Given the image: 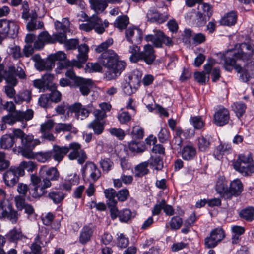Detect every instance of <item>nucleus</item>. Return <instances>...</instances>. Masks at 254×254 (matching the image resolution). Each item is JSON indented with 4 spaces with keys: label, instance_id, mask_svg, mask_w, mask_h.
Listing matches in <instances>:
<instances>
[{
    "label": "nucleus",
    "instance_id": "f257e3e1",
    "mask_svg": "<svg viewBox=\"0 0 254 254\" xmlns=\"http://www.w3.org/2000/svg\"><path fill=\"white\" fill-rule=\"evenodd\" d=\"M98 61L107 68L105 76L108 80L119 77L127 65L126 62L120 60L119 56L112 50L101 54L98 58Z\"/></svg>",
    "mask_w": 254,
    "mask_h": 254
},
{
    "label": "nucleus",
    "instance_id": "f03ea898",
    "mask_svg": "<svg viewBox=\"0 0 254 254\" xmlns=\"http://www.w3.org/2000/svg\"><path fill=\"white\" fill-rule=\"evenodd\" d=\"M45 174L46 176L42 177V179L34 174L31 175L30 180L34 187L30 190V193L35 198H39L46 194V189L52 186L51 181H57L60 177L58 169L54 167L46 170Z\"/></svg>",
    "mask_w": 254,
    "mask_h": 254
},
{
    "label": "nucleus",
    "instance_id": "7ed1b4c3",
    "mask_svg": "<svg viewBox=\"0 0 254 254\" xmlns=\"http://www.w3.org/2000/svg\"><path fill=\"white\" fill-rule=\"evenodd\" d=\"M233 165L235 170L243 176L251 175L254 172L253 159L251 154L239 155Z\"/></svg>",
    "mask_w": 254,
    "mask_h": 254
},
{
    "label": "nucleus",
    "instance_id": "20e7f679",
    "mask_svg": "<svg viewBox=\"0 0 254 254\" xmlns=\"http://www.w3.org/2000/svg\"><path fill=\"white\" fill-rule=\"evenodd\" d=\"M109 26V22L105 20L103 22L102 19L97 15H93L87 20V22L80 25V29L89 32L94 29L98 34H102L106 28Z\"/></svg>",
    "mask_w": 254,
    "mask_h": 254
},
{
    "label": "nucleus",
    "instance_id": "39448f33",
    "mask_svg": "<svg viewBox=\"0 0 254 254\" xmlns=\"http://www.w3.org/2000/svg\"><path fill=\"white\" fill-rule=\"evenodd\" d=\"M89 48L86 44H82L78 46V54L76 56V59H73L71 61L68 60L65 62L63 65L64 67H76L81 68L83 64L87 62L88 58V52Z\"/></svg>",
    "mask_w": 254,
    "mask_h": 254
},
{
    "label": "nucleus",
    "instance_id": "423d86ee",
    "mask_svg": "<svg viewBox=\"0 0 254 254\" xmlns=\"http://www.w3.org/2000/svg\"><path fill=\"white\" fill-rule=\"evenodd\" d=\"M234 56L237 60L243 62L251 60L248 64L250 65L251 70H254V48L251 44L245 42L240 44L239 49L234 54Z\"/></svg>",
    "mask_w": 254,
    "mask_h": 254
},
{
    "label": "nucleus",
    "instance_id": "0eeeda50",
    "mask_svg": "<svg viewBox=\"0 0 254 254\" xmlns=\"http://www.w3.org/2000/svg\"><path fill=\"white\" fill-rule=\"evenodd\" d=\"M34 112L32 109H27L26 111H15L2 117L5 124L13 125L17 121L23 120L29 121L33 117Z\"/></svg>",
    "mask_w": 254,
    "mask_h": 254
},
{
    "label": "nucleus",
    "instance_id": "6e6552de",
    "mask_svg": "<svg viewBox=\"0 0 254 254\" xmlns=\"http://www.w3.org/2000/svg\"><path fill=\"white\" fill-rule=\"evenodd\" d=\"M5 218L12 223L15 224L18 219V214L8 201L3 200L0 201V218Z\"/></svg>",
    "mask_w": 254,
    "mask_h": 254
},
{
    "label": "nucleus",
    "instance_id": "1a4fd4ad",
    "mask_svg": "<svg viewBox=\"0 0 254 254\" xmlns=\"http://www.w3.org/2000/svg\"><path fill=\"white\" fill-rule=\"evenodd\" d=\"M152 148V154L150 159L147 161L148 165L156 170H161L163 167L162 159L157 154H164L165 148L161 144H153Z\"/></svg>",
    "mask_w": 254,
    "mask_h": 254
},
{
    "label": "nucleus",
    "instance_id": "9d476101",
    "mask_svg": "<svg viewBox=\"0 0 254 254\" xmlns=\"http://www.w3.org/2000/svg\"><path fill=\"white\" fill-rule=\"evenodd\" d=\"M196 20L198 25L201 26L205 24L213 13V6L208 3H202L197 7Z\"/></svg>",
    "mask_w": 254,
    "mask_h": 254
},
{
    "label": "nucleus",
    "instance_id": "9b49d317",
    "mask_svg": "<svg viewBox=\"0 0 254 254\" xmlns=\"http://www.w3.org/2000/svg\"><path fill=\"white\" fill-rule=\"evenodd\" d=\"M145 39L147 42H152L154 46L157 48L161 47L163 44L168 47L172 46L174 44L172 39L161 31L157 32L154 35L146 36Z\"/></svg>",
    "mask_w": 254,
    "mask_h": 254
},
{
    "label": "nucleus",
    "instance_id": "f8f14e48",
    "mask_svg": "<svg viewBox=\"0 0 254 254\" xmlns=\"http://www.w3.org/2000/svg\"><path fill=\"white\" fill-rule=\"evenodd\" d=\"M24 175V172L17 166H11L3 174L5 184L8 187L14 186L18 181L19 178Z\"/></svg>",
    "mask_w": 254,
    "mask_h": 254
},
{
    "label": "nucleus",
    "instance_id": "ddd939ff",
    "mask_svg": "<svg viewBox=\"0 0 254 254\" xmlns=\"http://www.w3.org/2000/svg\"><path fill=\"white\" fill-rule=\"evenodd\" d=\"M54 78L53 74L46 73L40 79H36L33 81V86L42 92H45L49 89H53L55 88V84L53 83Z\"/></svg>",
    "mask_w": 254,
    "mask_h": 254
},
{
    "label": "nucleus",
    "instance_id": "4468645a",
    "mask_svg": "<svg viewBox=\"0 0 254 254\" xmlns=\"http://www.w3.org/2000/svg\"><path fill=\"white\" fill-rule=\"evenodd\" d=\"M67 148L69 152L68 155L69 160H72L78 158V163L82 164L87 159V155L85 152L81 149L80 144H69Z\"/></svg>",
    "mask_w": 254,
    "mask_h": 254
},
{
    "label": "nucleus",
    "instance_id": "2eb2a0df",
    "mask_svg": "<svg viewBox=\"0 0 254 254\" xmlns=\"http://www.w3.org/2000/svg\"><path fill=\"white\" fill-rule=\"evenodd\" d=\"M142 35L141 30L136 27H129L125 31L126 39L131 44H140Z\"/></svg>",
    "mask_w": 254,
    "mask_h": 254
},
{
    "label": "nucleus",
    "instance_id": "dca6fc26",
    "mask_svg": "<svg viewBox=\"0 0 254 254\" xmlns=\"http://www.w3.org/2000/svg\"><path fill=\"white\" fill-rule=\"evenodd\" d=\"M32 60L35 62V68L40 71L50 70L55 66L54 63L50 59L49 56L46 60H44L41 59L39 54H36L32 57Z\"/></svg>",
    "mask_w": 254,
    "mask_h": 254
},
{
    "label": "nucleus",
    "instance_id": "f3484780",
    "mask_svg": "<svg viewBox=\"0 0 254 254\" xmlns=\"http://www.w3.org/2000/svg\"><path fill=\"white\" fill-rule=\"evenodd\" d=\"M36 144H20L18 147H14L12 151L15 154H20L27 159H34L33 150Z\"/></svg>",
    "mask_w": 254,
    "mask_h": 254
},
{
    "label": "nucleus",
    "instance_id": "a211bd4d",
    "mask_svg": "<svg viewBox=\"0 0 254 254\" xmlns=\"http://www.w3.org/2000/svg\"><path fill=\"white\" fill-rule=\"evenodd\" d=\"M83 168V176H89L93 182L96 181L101 177L100 170L92 162H86Z\"/></svg>",
    "mask_w": 254,
    "mask_h": 254
},
{
    "label": "nucleus",
    "instance_id": "6ab92c4d",
    "mask_svg": "<svg viewBox=\"0 0 254 254\" xmlns=\"http://www.w3.org/2000/svg\"><path fill=\"white\" fill-rule=\"evenodd\" d=\"M243 186L239 179H235L230 183L228 193L224 195L225 199L231 200L233 197L238 196L242 192Z\"/></svg>",
    "mask_w": 254,
    "mask_h": 254
},
{
    "label": "nucleus",
    "instance_id": "aec40b11",
    "mask_svg": "<svg viewBox=\"0 0 254 254\" xmlns=\"http://www.w3.org/2000/svg\"><path fill=\"white\" fill-rule=\"evenodd\" d=\"M54 122L52 120H48L44 123L41 125L40 131L42 134L41 138L44 141H55V137L50 131L53 128Z\"/></svg>",
    "mask_w": 254,
    "mask_h": 254
},
{
    "label": "nucleus",
    "instance_id": "412c9836",
    "mask_svg": "<svg viewBox=\"0 0 254 254\" xmlns=\"http://www.w3.org/2000/svg\"><path fill=\"white\" fill-rule=\"evenodd\" d=\"M139 60L144 61L147 64H151L155 60V51L150 44L144 46L143 51L140 52Z\"/></svg>",
    "mask_w": 254,
    "mask_h": 254
},
{
    "label": "nucleus",
    "instance_id": "4be33fe9",
    "mask_svg": "<svg viewBox=\"0 0 254 254\" xmlns=\"http://www.w3.org/2000/svg\"><path fill=\"white\" fill-rule=\"evenodd\" d=\"M54 38L49 35L47 31H43L38 36L37 39L34 42V48L36 50L42 49L46 44L53 43Z\"/></svg>",
    "mask_w": 254,
    "mask_h": 254
},
{
    "label": "nucleus",
    "instance_id": "5701e85b",
    "mask_svg": "<svg viewBox=\"0 0 254 254\" xmlns=\"http://www.w3.org/2000/svg\"><path fill=\"white\" fill-rule=\"evenodd\" d=\"M50 152L52 158L59 163L63 160L64 156L68 153L69 150L67 146H60L55 145Z\"/></svg>",
    "mask_w": 254,
    "mask_h": 254
},
{
    "label": "nucleus",
    "instance_id": "b1692460",
    "mask_svg": "<svg viewBox=\"0 0 254 254\" xmlns=\"http://www.w3.org/2000/svg\"><path fill=\"white\" fill-rule=\"evenodd\" d=\"M93 85L92 80L81 77L73 86L74 87H79V91L83 96H87L90 92V87Z\"/></svg>",
    "mask_w": 254,
    "mask_h": 254
},
{
    "label": "nucleus",
    "instance_id": "393cba45",
    "mask_svg": "<svg viewBox=\"0 0 254 254\" xmlns=\"http://www.w3.org/2000/svg\"><path fill=\"white\" fill-rule=\"evenodd\" d=\"M229 119V112L225 108L219 110L214 116V123L216 125L222 126L228 123Z\"/></svg>",
    "mask_w": 254,
    "mask_h": 254
},
{
    "label": "nucleus",
    "instance_id": "a878e982",
    "mask_svg": "<svg viewBox=\"0 0 254 254\" xmlns=\"http://www.w3.org/2000/svg\"><path fill=\"white\" fill-rule=\"evenodd\" d=\"M6 236L9 241L12 242L21 241L25 243L27 240V237L22 233L21 230L16 227L11 230Z\"/></svg>",
    "mask_w": 254,
    "mask_h": 254
},
{
    "label": "nucleus",
    "instance_id": "bb28decb",
    "mask_svg": "<svg viewBox=\"0 0 254 254\" xmlns=\"http://www.w3.org/2000/svg\"><path fill=\"white\" fill-rule=\"evenodd\" d=\"M238 14L235 10L226 13L220 21L221 25L231 26L234 25L237 21Z\"/></svg>",
    "mask_w": 254,
    "mask_h": 254
},
{
    "label": "nucleus",
    "instance_id": "cd10ccee",
    "mask_svg": "<svg viewBox=\"0 0 254 254\" xmlns=\"http://www.w3.org/2000/svg\"><path fill=\"white\" fill-rule=\"evenodd\" d=\"M228 190L227 181L224 177H220L215 185L216 191L219 194L221 197L225 199L224 195L228 193Z\"/></svg>",
    "mask_w": 254,
    "mask_h": 254
},
{
    "label": "nucleus",
    "instance_id": "c85d7f7f",
    "mask_svg": "<svg viewBox=\"0 0 254 254\" xmlns=\"http://www.w3.org/2000/svg\"><path fill=\"white\" fill-rule=\"evenodd\" d=\"M147 16L150 22H156L159 23L164 22L169 18L167 14H160L154 10H149L147 14Z\"/></svg>",
    "mask_w": 254,
    "mask_h": 254
},
{
    "label": "nucleus",
    "instance_id": "c756f323",
    "mask_svg": "<svg viewBox=\"0 0 254 254\" xmlns=\"http://www.w3.org/2000/svg\"><path fill=\"white\" fill-rule=\"evenodd\" d=\"M15 67L14 66H9L8 70L3 71L4 79L7 85L16 86L18 83V79L14 75V71Z\"/></svg>",
    "mask_w": 254,
    "mask_h": 254
},
{
    "label": "nucleus",
    "instance_id": "7c9ffc66",
    "mask_svg": "<svg viewBox=\"0 0 254 254\" xmlns=\"http://www.w3.org/2000/svg\"><path fill=\"white\" fill-rule=\"evenodd\" d=\"M104 193L108 206H116L117 204L116 191L114 189L109 188L105 189Z\"/></svg>",
    "mask_w": 254,
    "mask_h": 254
},
{
    "label": "nucleus",
    "instance_id": "2f4dec72",
    "mask_svg": "<svg viewBox=\"0 0 254 254\" xmlns=\"http://www.w3.org/2000/svg\"><path fill=\"white\" fill-rule=\"evenodd\" d=\"M128 78V83L133 86L134 90L136 91L140 85L142 73L138 70H134L131 72Z\"/></svg>",
    "mask_w": 254,
    "mask_h": 254
},
{
    "label": "nucleus",
    "instance_id": "473e14b6",
    "mask_svg": "<svg viewBox=\"0 0 254 254\" xmlns=\"http://www.w3.org/2000/svg\"><path fill=\"white\" fill-rule=\"evenodd\" d=\"M12 137L15 138H19L21 143H31L34 140V136L31 134H26L20 129H14L13 130Z\"/></svg>",
    "mask_w": 254,
    "mask_h": 254
},
{
    "label": "nucleus",
    "instance_id": "72a5a7b5",
    "mask_svg": "<svg viewBox=\"0 0 254 254\" xmlns=\"http://www.w3.org/2000/svg\"><path fill=\"white\" fill-rule=\"evenodd\" d=\"M93 233L92 227L88 226L83 227L80 232L79 242L82 244L87 243L90 240Z\"/></svg>",
    "mask_w": 254,
    "mask_h": 254
},
{
    "label": "nucleus",
    "instance_id": "f704fd0d",
    "mask_svg": "<svg viewBox=\"0 0 254 254\" xmlns=\"http://www.w3.org/2000/svg\"><path fill=\"white\" fill-rule=\"evenodd\" d=\"M232 150L231 144H219L214 151V155L217 159L226 153H229Z\"/></svg>",
    "mask_w": 254,
    "mask_h": 254
},
{
    "label": "nucleus",
    "instance_id": "c9c22d12",
    "mask_svg": "<svg viewBox=\"0 0 254 254\" xmlns=\"http://www.w3.org/2000/svg\"><path fill=\"white\" fill-rule=\"evenodd\" d=\"M196 151L193 147L187 145L182 150V158L186 160H190L194 158L196 155Z\"/></svg>",
    "mask_w": 254,
    "mask_h": 254
},
{
    "label": "nucleus",
    "instance_id": "e433bc0d",
    "mask_svg": "<svg viewBox=\"0 0 254 254\" xmlns=\"http://www.w3.org/2000/svg\"><path fill=\"white\" fill-rule=\"evenodd\" d=\"M65 194L61 191L51 190L47 195V197L51 199L55 204L61 203L65 198Z\"/></svg>",
    "mask_w": 254,
    "mask_h": 254
},
{
    "label": "nucleus",
    "instance_id": "4c0bfd02",
    "mask_svg": "<svg viewBox=\"0 0 254 254\" xmlns=\"http://www.w3.org/2000/svg\"><path fill=\"white\" fill-rule=\"evenodd\" d=\"M132 46L129 47V52L131 54L129 60L132 63H137L139 61L140 47L138 44H132Z\"/></svg>",
    "mask_w": 254,
    "mask_h": 254
},
{
    "label": "nucleus",
    "instance_id": "58836bf2",
    "mask_svg": "<svg viewBox=\"0 0 254 254\" xmlns=\"http://www.w3.org/2000/svg\"><path fill=\"white\" fill-rule=\"evenodd\" d=\"M148 166V163L147 161L140 163L136 166L134 169L135 176L142 177L147 174L149 172V170L147 168Z\"/></svg>",
    "mask_w": 254,
    "mask_h": 254
},
{
    "label": "nucleus",
    "instance_id": "ea45409f",
    "mask_svg": "<svg viewBox=\"0 0 254 254\" xmlns=\"http://www.w3.org/2000/svg\"><path fill=\"white\" fill-rule=\"evenodd\" d=\"M129 18L127 15L118 16L114 22V26L122 31L129 24Z\"/></svg>",
    "mask_w": 254,
    "mask_h": 254
},
{
    "label": "nucleus",
    "instance_id": "a19ab883",
    "mask_svg": "<svg viewBox=\"0 0 254 254\" xmlns=\"http://www.w3.org/2000/svg\"><path fill=\"white\" fill-rule=\"evenodd\" d=\"M240 216L247 221H252L254 220V207H248L242 210L240 213Z\"/></svg>",
    "mask_w": 254,
    "mask_h": 254
},
{
    "label": "nucleus",
    "instance_id": "79ce46f5",
    "mask_svg": "<svg viewBox=\"0 0 254 254\" xmlns=\"http://www.w3.org/2000/svg\"><path fill=\"white\" fill-rule=\"evenodd\" d=\"M10 28V24L6 19L0 20V43L7 36Z\"/></svg>",
    "mask_w": 254,
    "mask_h": 254
},
{
    "label": "nucleus",
    "instance_id": "37998d69",
    "mask_svg": "<svg viewBox=\"0 0 254 254\" xmlns=\"http://www.w3.org/2000/svg\"><path fill=\"white\" fill-rule=\"evenodd\" d=\"M70 25V22L67 18H64L62 19V21L61 22L58 21H56L55 22V26L57 31L59 32H62L66 33Z\"/></svg>",
    "mask_w": 254,
    "mask_h": 254
},
{
    "label": "nucleus",
    "instance_id": "c03bdc74",
    "mask_svg": "<svg viewBox=\"0 0 254 254\" xmlns=\"http://www.w3.org/2000/svg\"><path fill=\"white\" fill-rule=\"evenodd\" d=\"M91 7L95 11L104 10L107 6L106 0H90Z\"/></svg>",
    "mask_w": 254,
    "mask_h": 254
},
{
    "label": "nucleus",
    "instance_id": "a18cd8bd",
    "mask_svg": "<svg viewBox=\"0 0 254 254\" xmlns=\"http://www.w3.org/2000/svg\"><path fill=\"white\" fill-rule=\"evenodd\" d=\"M210 235L215 238L219 243L222 241L225 237V233L223 228L218 227L212 230Z\"/></svg>",
    "mask_w": 254,
    "mask_h": 254
},
{
    "label": "nucleus",
    "instance_id": "49530a36",
    "mask_svg": "<svg viewBox=\"0 0 254 254\" xmlns=\"http://www.w3.org/2000/svg\"><path fill=\"white\" fill-rule=\"evenodd\" d=\"M88 127L90 128H92L94 133L98 135L101 134L104 130L103 124L97 120H93Z\"/></svg>",
    "mask_w": 254,
    "mask_h": 254
},
{
    "label": "nucleus",
    "instance_id": "de8ad7c7",
    "mask_svg": "<svg viewBox=\"0 0 254 254\" xmlns=\"http://www.w3.org/2000/svg\"><path fill=\"white\" fill-rule=\"evenodd\" d=\"M50 59H51V61L54 63L55 64V62L56 61H64V62L61 63V66L63 68H64L63 67V64L66 62L65 61L66 59V55L65 53L62 51H59L57 53H56L54 54H52L49 55ZM65 68H66L67 67H64Z\"/></svg>",
    "mask_w": 254,
    "mask_h": 254
},
{
    "label": "nucleus",
    "instance_id": "09e8293b",
    "mask_svg": "<svg viewBox=\"0 0 254 254\" xmlns=\"http://www.w3.org/2000/svg\"><path fill=\"white\" fill-rule=\"evenodd\" d=\"M221 59L224 62V67L225 69L228 71H230L232 67L236 64V60H237L233 56V57H227L225 55H223L221 56Z\"/></svg>",
    "mask_w": 254,
    "mask_h": 254
},
{
    "label": "nucleus",
    "instance_id": "8fccbe9b",
    "mask_svg": "<svg viewBox=\"0 0 254 254\" xmlns=\"http://www.w3.org/2000/svg\"><path fill=\"white\" fill-rule=\"evenodd\" d=\"M52 158L50 151L35 153L34 159L40 162H45Z\"/></svg>",
    "mask_w": 254,
    "mask_h": 254
},
{
    "label": "nucleus",
    "instance_id": "3c124183",
    "mask_svg": "<svg viewBox=\"0 0 254 254\" xmlns=\"http://www.w3.org/2000/svg\"><path fill=\"white\" fill-rule=\"evenodd\" d=\"M17 167L18 169H22L24 172L25 169L28 172H33L36 168V164L35 162L31 161H23Z\"/></svg>",
    "mask_w": 254,
    "mask_h": 254
},
{
    "label": "nucleus",
    "instance_id": "603ef678",
    "mask_svg": "<svg viewBox=\"0 0 254 254\" xmlns=\"http://www.w3.org/2000/svg\"><path fill=\"white\" fill-rule=\"evenodd\" d=\"M232 108L234 111L236 113L237 116L240 118L245 113L246 106L244 103L237 102L233 104Z\"/></svg>",
    "mask_w": 254,
    "mask_h": 254
},
{
    "label": "nucleus",
    "instance_id": "864d4df0",
    "mask_svg": "<svg viewBox=\"0 0 254 254\" xmlns=\"http://www.w3.org/2000/svg\"><path fill=\"white\" fill-rule=\"evenodd\" d=\"M144 134V129L140 126H136L133 127L131 135L134 139H141Z\"/></svg>",
    "mask_w": 254,
    "mask_h": 254
},
{
    "label": "nucleus",
    "instance_id": "5fc2aeb1",
    "mask_svg": "<svg viewBox=\"0 0 254 254\" xmlns=\"http://www.w3.org/2000/svg\"><path fill=\"white\" fill-rule=\"evenodd\" d=\"M129 150L133 153H139L144 152L146 149L145 144H128Z\"/></svg>",
    "mask_w": 254,
    "mask_h": 254
},
{
    "label": "nucleus",
    "instance_id": "6e6d98bb",
    "mask_svg": "<svg viewBox=\"0 0 254 254\" xmlns=\"http://www.w3.org/2000/svg\"><path fill=\"white\" fill-rule=\"evenodd\" d=\"M117 235V246L121 248H126L129 244L128 237H126L123 233H120Z\"/></svg>",
    "mask_w": 254,
    "mask_h": 254
},
{
    "label": "nucleus",
    "instance_id": "4d7b16f0",
    "mask_svg": "<svg viewBox=\"0 0 254 254\" xmlns=\"http://www.w3.org/2000/svg\"><path fill=\"white\" fill-rule=\"evenodd\" d=\"M190 123L196 129H201L204 125V123L201 117L195 116L190 119Z\"/></svg>",
    "mask_w": 254,
    "mask_h": 254
},
{
    "label": "nucleus",
    "instance_id": "13d9d810",
    "mask_svg": "<svg viewBox=\"0 0 254 254\" xmlns=\"http://www.w3.org/2000/svg\"><path fill=\"white\" fill-rule=\"evenodd\" d=\"M113 41L112 39H108L105 42L102 43L98 45L95 49L97 53H103L107 51L108 48L112 45ZM109 50H108V51Z\"/></svg>",
    "mask_w": 254,
    "mask_h": 254
},
{
    "label": "nucleus",
    "instance_id": "bf43d9fd",
    "mask_svg": "<svg viewBox=\"0 0 254 254\" xmlns=\"http://www.w3.org/2000/svg\"><path fill=\"white\" fill-rule=\"evenodd\" d=\"M57 86L55 85V88L53 89H49V90L51 91V93L48 94L49 96H50V99L52 102L55 103H58L61 100L62 94L61 93L58 91L57 89Z\"/></svg>",
    "mask_w": 254,
    "mask_h": 254
},
{
    "label": "nucleus",
    "instance_id": "052dcab7",
    "mask_svg": "<svg viewBox=\"0 0 254 254\" xmlns=\"http://www.w3.org/2000/svg\"><path fill=\"white\" fill-rule=\"evenodd\" d=\"M131 212L128 209H124L119 212V219L121 222H127L131 217Z\"/></svg>",
    "mask_w": 254,
    "mask_h": 254
},
{
    "label": "nucleus",
    "instance_id": "680f3d73",
    "mask_svg": "<svg viewBox=\"0 0 254 254\" xmlns=\"http://www.w3.org/2000/svg\"><path fill=\"white\" fill-rule=\"evenodd\" d=\"M182 223L183 221L181 218L177 216H174L170 221V227L173 230H177L180 228Z\"/></svg>",
    "mask_w": 254,
    "mask_h": 254
},
{
    "label": "nucleus",
    "instance_id": "e2e57ef3",
    "mask_svg": "<svg viewBox=\"0 0 254 254\" xmlns=\"http://www.w3.org/2000/svg\"><path fill=\"white\" fill-rule=\"evenodd\" d=\"M42 245L43 244L34 240L30 247L31 253L32 254H42Z\"/></svg>",
    "mask_w": 254,
    "mask_h": 254
},
{
    "label": "nucleus",
    "instance_id": "0e129e2a",
    "mask_svg": "<svg viewBox=\"0 0 254 254\" xmlns=\"http://www.w3.org/2000/svg\"><path fill=\"white\" fill-rule=\"evenodd\" d=\"M71 129L72 125L71 124L59 123L55 127V130L57 133H59L61 131H69Z\"/></svg>",
    "mask_w": 254,
    "mask_h": 254
},
{
    "label": "nucleus",
    "instance_id": "69168bd1",
    "mask_svg": "<svg viewBox=\"0 0 254 254\" xmlns=\"http://www.w3.org/2000/svg\"><path fill=\"white\" fill-rule=\"evenodd\" d=\"M219 242L209 234L204 239V245L206 248L208 249L213 248L217 246Z\"/></svg>",
    "mask_w": 254,
    "mask_h": 254
},
{
    "label": "nucleus",
    "instance_id": "338daca9",
    "mask_svg": "<svg viewBox=\"0 0 254 254\" xmlns=\"http://www.w3.org/2000/svg\"><path fill=\"white\" fill-rule=\"evenodd\" d=\"M51 102L50 96H49L48 94L41 95L38 100L39 105L43 108L47 107Z\"/></svg>",
    "mask_w": 254,
    "mask_h": 254
},
{
    "label": "nucleus",
    "instance_id": "774afa93",
    "mask_svg": "<svg viewBox=\"0 0 254 254\" xmlns=\"http://www.w3.org/2000/svg\"><path fill=\"white\" fill-rule=\"evenodd\" d=\"M113 163L109 158L102 159L100 161V165L104 171L108 172L112 167Z\"/></svg>",
    "mask_w": 254,
    "mask_h": 254
}]
</instances>
